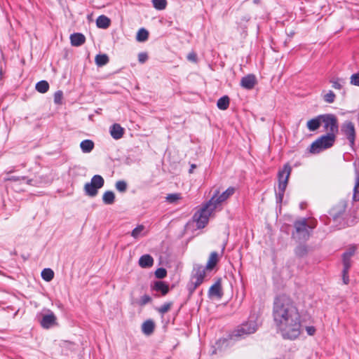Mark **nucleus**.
Instances as JSON below:
<instances>
[{
	"label": "nucleus",
	"mask_w": 359,
	"mask_h": 359,
	"mask_svg": "<svg viewBox=\"0 0 359 359\" xmlns=\"http://www.w3.org/2000/svg\"><path fill=\"white\" fill-rule=\"evenodd\" d=\"M336 137L332 133H327L313 142L310 148V151L313 154H318L320 151L331 147L334 142Z\"/></svg>",
	"instance_id": "20e7f679"
},
{
	"label": "nucleus",
	"mask_w": 359,
	"mask_h": 359,
	"mask_svg": "<svg viewBox=\"0 0 359 359\" xmlns=\"http://www.w3.org/2000/svg\"><path fill=\"white\" fill-rule=\"evenodd\" d=\"M154 264V259L149 255H144L139 259V265L142 268H149Z\"/></svg>",
	"instance_id": "a211bd4d"
},
{
	"label": "nucleus",
	"mask_w": 359,
	"mask_h": 359,
	"mask_svg": "<svg viewBox=\"0 0 359 359\" xmlns=\"http://www.w3.org/2000/svg\"><path fill=\"white\" fill-rule=\"evenodd\" d=\"M351 266L344 265V269L342 271V278L344 284L347 285L349 283L348 278V270Z\"/></svg>",
	"instance_id": "c9c22d12"
},
{
	"label": "nucleus",
	"mask_w": 359,
	"mask_h": 359,
	"mask_svg": "<svg viewBox=\"0 0 359 359\" xmlns=\"http://www.w3.org/2000/svg\"><path fill=\"white\" fill-rule=\"evenodd\" d=\"M154 330V323L151 320H146L142 325V330L147 335L151 334Z\"/></svg>",
	"instance_id": "b1692460"
},
{
	"label": "nucleus",
	"mask_w": 359,
	"mask_h": 359,
	"mask_svg": "<svg viewBox=\"0 0 359 359\" xmlns=\"http://www.w3.org/2000/svg\"><path fill=\"white\" fill-rule=\"evenodd\" d=\"M148 59V55L146 53H140L138 54V61L140 63H144Z\"/></svg>",
	"instance_id": "de8ad7c7"
},
{
	"label": "nucleus",
	"mask_w": 359,
	"mask_h": 359,
	"mask_svg": "<svg viewBox=\"0 0 359 359\" xmlns=\"http://www.w3.org/2000/svg\"><path fill=\"white\" fill-rule=\"evenodd\" d=\"M217 106L219 109L225 110L229 106V98L228 96H223L217 100Z\"/></svg>",
	"instance_id": "c85d7f7f"
},
{
	"label": "nucleus",
	"mask_w": 359,
	"mask_h": 359,
	"mask_svg": "<svg viewBox=\"0 0 359 359\" xmlns=\"http://www.w3.org/2000/svg\"><path fill=\"white\" fill-rule=\"evenodd\" d=\"M56 317L53 313L44 315L41 320V325L44 328H49L55 324Z\"/></svg>",
	"instance_id": "ddd939ff"
},
{
	"label": "nucleus",
	"mask_w": 359,
	"mask_h": 359,
	"mask_svg": "<svg viewBox=\"0 0 359 359\" xmlns=\"http://www.w3.org/2000/svg\"><path fill=\"white\" fill-rule=\"evenodd\" d=\"M95 61L98 67H102L109 62V57L106 54H99L95 56Z\"/></svg>",
	"instance_id": "cd10ccee"
},
{
	"label": "nucleus",
	"mask_w": 359,
	"mask_h": 359,
	"mask_svg": "<svg viewBox=\"0 0 359 359\" xmlns=\"http://www.w3.org/2000/svg\"><path fill=\"white\" fill-rule=\"evenodd\" d=\"M153 6L158 11L164 10L167 6L166 0H152Z\"/></svg>",
	"instance_id": "473e14b6"
},
{
	"label": "nucleus",
	"mask_w": 359,
	"mask_h": 359,
	"mask_svg": "<svg viewBox=\"0 0 359 359\" xmlns=\"http://www.w3.org/2000/svg\"><path fill=\"white\" fill-rule=\"evenodd\" d=\"M261 0H253V3L255 4H259Z\"/></svg>",
	"instance_id": "603ef678"
},
{
	"label": "nucleus",
	"mask_w": 359,
	"mask_h": 359,
	"mask_svg": "<svg viewBox=\"0 0 359 359\" xmlns=\"http://www.w3.org/2000/svg\"><path fill=\"white\" fill-rule=\"evenodd\" d=\"M63 97V93L61 90H58L54 94V102L55 104H61Z\"/></svg>",
	"instance_id": "58836bf2"
},
{
	"label": "nucleus",
	"mask_w": 359,
	"mask_h": 359,
	"mask_svg": "<svg viewBox=\"0 0 359 359\" xmlns=\"http://www.w3.org/2000/svg\"><path fill=\"white\" fill-rule=\"evenodd\" d=\"M321 123L322 119L320 118V115H319L316 118L308 121L306 126L309 131H315L320 128Z\"/></svg>",
	"instance_id": "dca6fc26"
},
{
	"label": "nucleus",
	"mask_w": 359,
	"mask_h": 359,
	"mask_svg": "<svg viewBox=\"0 0 359 359\" xmlns=\"http://www.w3.org/2000/svg\"><path fill=\"white\" fill-rule=\"evenodd\" d=\"M49 89V84L46 81H41L36 84V90L41 93H45Z\"/></svg>",
	"instance_id": "7c9ffc66"
},
{
	"label": "nucleus",
	"mask_w": 359,
	"mask_h": 359,
	"mask_svg": "<svg viewBox=\"0 0 359 359\" xmlns=\"http://www.w3.org/2000/svg\"><path fill=\"white\" fill-rule=\"evenodd\" d=\"M41 277L44 280L49 282L54 278V272L50 269H44L41 271Z\"/></svg>",
	"instance_id": "2f4dec72"
},
{
	"label": "nucleus",
	"mask_w": 359,
	"mask_h": 359,
	"mask_svg": "<svg viewBox=\"0 0 359 359\" xmlns=\"http://www.w3.org/2000/svg\"><path fill=\"white\" fill-rule=\"evenodd\" d=\"M7 180H12V181L22 180V181H26L27 184H29L30 182L32 181L30 180H27V178L25 177H15V176H12L11 177L8 178Z\"/></svg>",
	"instance_id": "49530a36"
},
{
	"label": "nucleus",
	"mask_w": 359,
	"mask_h": 359,
	"mask_svg": "<svg viewBox=\"0 0 359 359\" xmlns=\"http://www.w3.org/2000/svg\"><path fill=\"white\" fill-rule=\"evenodd\" d=\"M167 271L163 268H159L155 271V276L158 278H163L166 276Z\"/></svg>",
	"instance_id": "ea45409f"
},
{
	"label": "nucleus",
	"mask_w": 359,
	"mask_h": 359,
	"mask_svg": "<svg viewBox=\"0 0 359 359\" xmlns=\"http://www.w3.org/2000/svg\"><path fill=\"white\" fill-rule=\"evenodd\" d=\"M124 133V129L118 123H114L110 128V134L115 140L121 138Z\"/></svg>",
	"instance_id": "4468645a"
},
{
	"label": "nucleus",
	"mask_w": 359,
	"mask_h": 359,
	"mask_svg": "<svg viewBox=\"0 0 359 359\" xmlns=\"http://www.w3.org/2000/svg\"><path fill=\"white\" fill-rule=\"evenodd\" d=\"M80 147L83 153H90L94 148V142L90 140H83Z\"/></svg>",
	"instance_id": "4be33fe9"
},
{
	"label": "nucleus",
	"mask_w": 359,
	"mask_h": 359,
	"mask_svg": "<svg viewBox=\"0 0 359 359\" xmlns=\"http://www.w3.org/2000/svg\"><path fill=\"white\" fill-rule=\"evenodd\" d=\"M291 170V167L288 164H286L284 165L283 168L278 172V191L276 194V198L277 201L279 203H281L283 200Z\"/></svg>",
	"instance_id": "39448f33"
},
{
	"label": "nucleus",
	"mask_w": 359,
	"mask_h": 359,
	"mask_svg": "<svg viewBox=\"0 0 359 359\" xmlns=\"http://www.w3.org/2000/svg\"><path fill=\"white\" fill-rule=\"evenodd\" d=\"M198 287V286L195 285L193 281H189L187 284V290L189 292V294H192L195 290Z\"/></svg>",
	"instance_id": "a18cd8bd"
},
{
	"label": "nucleus",
	"mask_w": 359,
	"mask_h": 359,
	"mask_svg": "<svg viewBox=\"0 0 359 359\" xmlns=\"http://www.w3.org/2000/svg\"><path fill=\"white\" fill-rule=\"evenodd\" d=\"M320 118L327 133L336 136L339 131L338 120L336 116L332 114H325L320 115Z\"/></svg>",
	"instance_id": "0eeeda50"
},
{
	"label": "nucleus",
	"mask_w": 359,
	"mask_h": 359,
	"mask_svg": "<svg viewBox=\"0 0 359 359\" xmlns=\"http://www.w3.org/2000/svg\"><path fill=\"white\" fill-rule=\"evenodd\" d=\"M149 37V32L144 28H141L138 30L136 36V40L139 42H144L147 40Z\"/></svg>",
	"instance_id": "c756f323"
},
{
	"label": "nucleus",
	"mask_w": 359,
	"mask_h": 359,
	"mask_svg": "<svg viewBox=\"0 0 359 359\" xmlns=\"http://www.w3.org/2000/svg\"><path fill=\"white\" fill-rule=\"evenodd\" d=\"M151 301V298L148 294H144L142 297H141L138 304L140 306H144L149 303Z\"/></svg>",
	"instance_id": "79ce46f5"
},
{
	"label": "nucleus",
	"mask_w": 359,
	"mask_h": 359,
	"mask_svg": "<svg viewBox=\"0 0 359 359\" xmlns=\"http://www.w3.org/2000/svg\"><path fill=\"white\" fill-rule=\"evenodd\" d=\"M145 227L144 225L140 224L138 225L136 228H135L132 232L131 236L134 238H138L140 237L144 236L146 235V233L144 232Z\"/></svg>",
	"instance_id": "a878e982"
},
{
	"label": "nucleus",
	"mask_w": 359,
	"mask_h": 359,
	"mask_svg": "<svg viewBox=\"0 0 359 359\" xmlns=\"http://www.w3.org/2000/svg\"><path fill=\"white\" fill-rule=\"evenodd\" d=\"M295 253L298 256H304L306 253V247L304 245H299L298 246L295 250Z\"/></svg>",
	"instance_id": "c03bdc74"
},
{
	"label": "nucleus",
	"mask_w": 359,
	"mask_h": 359,
	"mask_svg": "<svg viewBox=\"0 0 359 359\" xmlns=\"http://www.w3.org/2000/svg\"><path fill=\"white\" fill-rule=\"evenodd\" d=\"M353 200L354 201H359V169H355V179L353 187Z\"/></svg>",
	"instance_id": "5701e85b"
},
{
	"label": "nucleus",
	"mask_w": 359,
	"mask_h": 359,
	"mask_svg": "<svg viewBox=\"0 0 359 359\" xmlns=\"http://www.w3.org/2000/svg\"><path fill=\"white\" fill-rule=\"evenodd\" d=\"M208 294L211 297H215L218 299H220L222 296L220 283L217 282L213 285H212L209 290Z\"/></svg>",
	"instance_id": "f3484780"
},
{
	"label": "nucleus",
	"mask_w": 359,
	"mask_h": 359,
	"mask_svg": "<svg viewBox=\"0 0 359 359\" xmlns=\"http://www.w3.org/2000/svg\"><path fill=\"white\" fill-rule=\"evenodd\" d=\"M205 276V268L202 266H197L194 268L190 280L198 287L203 283Z\"/></svg>",
	"instance_id": "9d476101"
},
{
	"label": "nucleus",
	"mask_w": 359,
	"mask_h": 359,
	"mask_svg": "<svg viewBox=\"0 0 359 359\" xmlns=\"http://www.w3.org/2000/svg\"><path fill=\"white\" fill-rule=\"evenodd\" d=\"M115 186L116 189L120 192H125L127 189V184L125 181H118Z\"/></svg>",
	"instance_id": "4c0bfd02"
},
{
	"label": "nucleus",
	"mask_w": 359,
	"mask_h": 359,
	"mask_svg": "<svg viewBox=\"0 0 359 359\" xmlns=\"http://www.w3.org/2000/svg\"><path fill=\"white\" fill-rule=\"evenodd\" d=\"M317 222L313 219L302 218L294 223V231L292 238L301 243L308 240L312 230L316 226Z\"/></svg>",
	"instance_id": "7ed1b4c3"
},
{
	"label": "nucleus",
	"mask_w": 359,
	"mask_h": 359,
	"mask_svg": "<svg viewBox=\"0 0 359 359\" xmlns=\"http://www.w3.org/2000/svg\"><path fill=\"white\" fill-rule=\"evenodd\" d=\"M71 44L73 46H80L86 41V37L81 33H74L70 36Z\"/></svg>",
	"instance_id": "2eb2a0df"
},
{
	"label": "nucleus",
	"mask_w": 359,
	"mask_h": 359,
	"mask_svg": "<svg viewBox=\"0 0 359 359\" xmlns=\"http://www.w3.org/2000/svg\"><path fill=\"white\" fill-rule=\"evenodd\" d=\"M196 168V165L195 164H191V168L189 169V173H192L194 172V170Z\"/></svg>",
	"instance_id": "3c124183"
},
{
	"label": "nucleus",
	"mask_w": 359,
	"mask_h": 359,
	"mask_svg": "<svg viewBox=\"0 0 359 359\" xmlns=\"http://www.w3.org/2000/svg\"><path fill=\"white\" fill-rule=\"evenodd\" d=\"M235 193L234 187H229L225 191L219 194L216 191L211 198L194 215V220L198 229L204 228L208 222L209 217Z\"/></svg>",
	"instance_id": "f03ea898"
},
{
	"label": "nucleus",
	"mask_w": 359,
	"mask_h": 359,
	"mask_svg": "<svg viewBox=\"0 0 359 359\" xmlns=\"http://www.w3.org/2000/svg\"><path fill=\"white\" fill-rule=\"evenodd\" d=\"M104 180L101 175H94L90 182L86 183L84 186V191L87 196L94 197L97 194L98 189L104 185Z\"/></svg>",
	"instance_id": "423d86ee"
},
{
	"label": "nucleus",
	"mask_w": 359,
	"mask_h": 359,
	"mask_svg": "<svg viewBox=\"0 0 359 359\" xmlns=\"http://www.w3.org/2000/svg\"><path fill=\"white\" fill-rule=\"evenodd\" d=\"M171 303H166L158 309V311L162 314L167 313L171 307Z\"/></svg>",
	"instance_id": "a19ab883"
},
{
	"label": "nucleus",
	"mask_w": 359,
	"mask_h": 359,
	"mask_svg": "<svg viewBox=\"0 0 359 359\" xmlns=\"http://www.w3.org/2000/svg\"><path fill=\"white\" fill-rule=\"evenodd\" d=\"M257 324L255 320H249L242 324L233 333V337H244L246 335L252 334L257 330Z\"/></svg>",
	"instance_id": "6e6552de"
},
{
	"label": "nucleus",
	"mask_w": 359,
	"mask_h": 359,
	"mask_svg": "<svg viewBox=\"0 0 359 359\" xmlns=\"http://www.w3.org/2000/svg\"><path fill=\"white\" fill-rule=\"evenodd\" d=\"M219 258H218V254L216 252H211L209 259L208 260L207 264H206V269L208 270L212 269L217 263L218 262Z\"/></svg>",
	"instance_id": "412c9836"
},
{
	"label": "nucleus",
	"mask_w": 359,
	"mask_h": 359,
	"mask_svg": "<svg viewBox=\"0 0 359 359\" xmlns=\"http://www.w3.org/2000/svg\"><path fill=\"white\" fill-rule=\"evenodd\" d=\"M341 133L349 141L351 147H353L355 138V130L354 125L351 121L344 122L341 128Z\"/></svg>",
	"instance_id": "1a4fd4ad"
},
{
	"label": "nucleus",
	"mask_w": 359,
	"mask_h": 359,
	"mask_svg": "<svg viewBox=\"0 0 359 359\" xmlns=\"http://www.w3.org/2000/svg\"><path fill=\"white\" fill-rule=\"evenodd\" d=\"M344 210H345V205H342L339 208L335 207L330 210V215L333 217L334 221H337L340 217V216L343 214Z\"/></svg>",
	"instance_id": "393cba45"
},
{
	"label": "nucleus",
	"mask_w": 359,
	"mask_h": 359,
	"mask_svg": "<svg viewBox=\"0 0 359 359\" xmlns=\"http://www.w3.org/2000/svg\"><path fill=\"white\" fill-rule=\"evenodd\" d=\"M273 320L284 339H294L301 333V316L294 302L288 296H278L273 302Z\"/></svg>",
	"instance_id": "f257e3e1"
},
{
	"label": "nucleus",
	"mask_w": 359,
	"mask_h": 359,
	"mask_svg": "<svg viewBox=\"0 0 359 359\" xmlns=\"http://www.w3.org/2000/svg\"><path fill=\"white\" fill-rule=\"evenodd\" d=\"M350 79L351 84L359 86V73L351 75Z\"/></svg>",
	"instance_id": "37998d69"
},
{
	"label": "nucleus",
	"mask_w": 359,
	"mask_h": 359,
	"mask_svg": "<svg viewBox=\"0 0 359 359\" xmlns=\"http://www.w3.org/2000/svg\"><path fill=\"white\" fill-rule=\"evenodd\" d=\"M110 19L105 15H100L96 20V25L99 28L107 29L110 25Z\"/></svg>",
	"instance_id": "aec40b11"
},
{
	"label": "nucleus",
	"mask_w": 359,
	"mask_h": 359,
	"mask_svg": "<svg viewBox=\"0 0 359 359\" xmlns=\"http://www.w3.org/2000/svg\"><path fill=\"white\" fill-rule=\"evenodd\" d=\"M356 250L355 245L350 246L342 255L343 265L351 266V257Z\"/></svg>",
	"instance_id": "f8f14e48"
},
{
	"label": "nucleus",
	"mask_w": 359,
	"mask_h": 359,
	"mask_svg": "<svg viewBox=\"0 0 359 359\" xmlns=\"http://www.w3.org/2000/svg\"><path fill=\"white\" fill-rule=\"evenodd\" d=\"M104 203L111 205L114 203L115 200V194L113 191H107L104 193L102 196Z\"/></svg>",
	"instance_id": "bb28decb"
},
{
	"label": "nucleus",
	"mask_w": 359,
	"mask_h": 359,
	"mask_svg": "<svg viewBox=\"0 0 359 359\" xmlns=\"http://www.w3.org/2000/svg\"><path fill=\"white\" fill-rule=\"evenodd\" d=\"M330 83L334 88L340 90L343 86L344 81L341 79H337L330 80Z\"/></svg>",
	"instance_id": "e433bc0d"
},
{
	"label": "nucleus",
	"mask_w": 359,
	"mask_h": 359,
	"mask_svg": "<svg viewBox=\"0 0 359 359\" xmlns=\"http://www.w3.org/2000/svg\"><path fill=\"white\" fill-rule=\"evenodd\" d=\"M152 289L159 292L162 295H165L169 291L168 285L163 281H156L154 283Z\"/></svg>",
	"instance_id": "6ab92c4d"
},
{
	"label": "nucleus",
	"mask_w": 359,
	"mask_h": 359,
	"mask_svg": "<svg viewBox=\"0 0 359 359\" xmlns=\"http://www.w3.org/2000/svg\"><path fill=\"white\" fill-rule=\"evenodd\" d=\"M335 97V94L332 90H329L326 94L324 95L323 100L325 102L331 104L334 102Z\"/></svg>",
	"instance_id": "f704fd0d"
},
{
	"label": "nucleus",
	"mask_w": 359,
	"mask_h": 359,
	"mask_svg": "<svg viewBox=\"0 0 359 359\" xmlns=\"http://www.w3.org/2000/svg\"><path fill=\"white\" fill-rule=\"evenodd\" d=\"M306 331L309 335H313L316 332V329L313 327H307Z\"/></svg>",
	"instance_id": "8fccbe9b"
},
{
	"label": "nucleus",
	"mask_w": 359,
	"mask_h": 359,
	"mask_svg": "<svg viewBox=\"0 0 359 359\" xmlns=\"http://www.w3.org/2000/svg\"><path fill=\"white\" fill-rule=\"evenodd\" d=\"M257 83L256 78L252 74H248L241 79V86L248 90L252 89Z\"/></svg>",
	"instance_id": "9b49d317"
},
{
	"label": "nucleus",
	"mask_w": 359,
	"mask_h": 359,
	"mask_svg": "<svg viewBox=\"0 0 359 359\" xmlns=\"http://www.w3.org/2000/svg\"><path fill=\"white\" fill-rule=\"evenodd\" d=\"M187 59L190 61H196V55L194 53H191L187 55Z\"/></svg>",
	"instance_id": "09e8293b"
},
{
	"label": "nucleus",
	"mask_w": 359,
	"mask_h": 359,
	"mask_svg": "<svg viewBox=\"0 0 359 359\" xmlns=\"http://www.w3.org/2000/svg\"><path fill=\"white\" fill-rule=\"evenodd\" d=\"M166 201L170 203H175L177 201L182 199L181 194L175 193V194H168L166 198Z\"/></svg>",
	"instance_id": "72a5a7b5"
}]
</instances>
